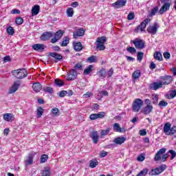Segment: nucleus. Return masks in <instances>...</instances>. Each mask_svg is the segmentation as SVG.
I'll return each mask as SVG.
<instances>
[{
    "instance_id": "obj_1",
    "label": "nucleus",
    "mask_w": 176,
    "mask_h": 176,
    "mask_svg": "<svg viewBox=\"0 0 176 176\" xmlns=\"http://www.w3.org/2000/svg\"><path fill=\"white\" fill-rule=\"evenodd\" d=\"M160 80L162 81L154 82L150 84L151 90H158L163 87V85H170L173 80V77L170 76H164L160 77Z\"/></svg>"
},
{
    "instance_id": "obj_2",
    "label": "nucleus",
    "mask_w": 176,
    "mask_h": 176,
    "mask_svg": "<svg viewBox=\"0 0 176 176\" xmlns=\"http://www.w3.org/2000/svg\"><path fill=\"white\" fill-rule=\"evenodd\" d=\"M11 74H12L13 76L16 78V79H24V78L28 76V72H27V69H25L13 70L11 72Z\"/></svg>"
},
{
    "instance_id": "obj_3",
    "label": "nucleus",
    "mask_w": 176,
    "mask_h": 176,
    "mask_svg": "<svg viewBox=\"0 0 176 176\" xmlns=\"http://www.w3.org/2000/svg\"><path fill=\"white\" fill-rule=\"evenodd\" d=\"M164 133L166 135H174L176 138V126L171 127V124L166 122L164 126Z\"/></svg>"
},
{
    "instance_id": "obj_4",
    "label": "nucleus",
    "mask_w": 176,
    "mask_h": 176,
    "mask_svg": "<svg viewBox=\"0 0 176 176\" xmlns=\"http://www.w3.org/2000/svg\"><path fill=\"white\" fill-rule=\"evenodd\" d=\"M144 105V101L140 98H137L134 100L132 104V111L133 112H140V109L142 108Z\"/></svg>"
},
{
    "instance_id": "obj_5",
    "label": "nucleus",
    "mask_w": 176,
    "mask_h": 176,
    "mask_svg": "<svg viewBox=\"0 0 176 176\" xmlns=\"http://www.w3.org/2000/svg\"><path fill=\"white\" fill-rule=\"evenodd\" d=\"M166 168H167V166H166V164H162L158 168L152 169L148 174L149 175H159V174H162V173H163Z\"/></svg>"
},
{
    "instance_id": "obj_6",
    "label": "nucleus",
    "mask_w": 176,
    "mask_h": 176,
    "mask_svg": "<svg viewBox=\"0 0 176 176\" xmlns=\"http://www.w3.org/2000/svg\"><path fill=\"white\" fill-rule=\"evenodd\" d=\"M160 28V25H159V23H154L153 25H149L146 31L148 32V34H151V35H156L157 34V30Z\"/></svg>"
},
{
    "instance_id": "obj_7",
    "label": "nucleus",
    "mask_w": 176,
    "mask_h": 176,
    "mask_svg": "<svg viewBox=\"0 0 176 176\" xmlns=\"http://www.w3.org/2000/svg\"><path fill=\"white\" fill-rule=\"evenodd\" d=\"M151 23V19H144L140 25H139L135 29V32H138V31H141L142 32L143 31H145V28H146V25Z\"/></svg>"
},
{
    "instance_id": "obj_8",
    "label": "nucleus",
    "mask_w": 176,
    "mask_h": 176,
    "mask_svg": "<svg viewBox=\"0 0 176 176\" xmlns=\"http://www.w3.org/2000/svg\"><path fill=\"white\" fill-rule=\"evenodd\" d=\"M65 32L63 30H58L54 34V37L51 38V43H56L58 41H60V38H63V35H64Z\"/></svg>"
},
{
    "instance_id": "obj_9",
    "label": "nucleus",
    "mask_w": 176,
    "mask_h": 176,
    "mask_svg": "<svg viewBox=\"0 0 176 176\" xmlns=\"http://www.w3.org/2000/svg\"><path fill=\"white\" fill-rule=\"evenodd\" d=\"M53 36H54V34L52 32H45L40 36V39L41 41L46 42V41H49V39H50V38H53Z\"/></svg>"
},
{
    "instance_id": "obj_10",
    "label": "nucleus",
    "mask_w": 176,
    "mask_h": 176,
    "mask_svg": "<svg viewBox=\"0 0 176 176\" xmlns=\"http://www.w3.org/2000/svg\"><path fill=\"white\" fill-rule=\"evenodd\" d=\"M133 43L136 49H144V47H145V43L140 38H135V41H133Z\"/></svg>"
},
{
    "instance_id": "obj_11",
    "label": "nucleus",
    "mask_w": 176,
    "mask_h": 176,
    "mask_svg": "<svg viewBox=\"0 0 176 176\" xmlns=\"http://www.w3.org/2000/svg\"><path fill=\"white\" fill-rule=\"evenodd\" d=\"M20 81L14 82L12 86L9 89L8 94H13V93H16L17 90H19V87H20Z\"/></svg>"
},
{
    "instance_id": "obj_12",
    "label": "nucleus",
    "mask_w": 176,
    "mask_h": 176,
    "mask_svg": "<svg viewBox=\"0 0 176 176\" xmlns=\"http://www.w3.org/2000/svg\"><path fill=\"white\" fill-rule=\"evenodd\" d=\"M166 149L164 148H160L155 155L154 160L155 162H159V160H162V157L164 153H166Z\"/></svg>"
},
{
    "instance_id": "obj_13",
    "label": "nucleus",
    "mask_w": 176,
    "mask_h": 176,
    "mask_svg": "<svg viewBox=\"0 0 176 176\" xmlns=\"http://www.w3.org/2000/svg\"><path fill=\"white\" fill-rule=\"evenodd\" d=\"M49 56L52 57L54 60V63H58L60 60H63V55L57 52H50Z\"/></svg>"
},
{
    "instance_id": "obj_14",
    "label": "nucleus",
    "mask_w": 176,
    "mask_h": 176,
    "mask_svg": "<svg viewBox=\"0 0 176 176\" xmlns=\"http://www.w3.org/2000/svg\"><path fill=\"white\" fill-rule=\"evenodd\" d=\"M89 137L93 140L94 144H98V140L100 136H98V132L94 131L89 133Z\"/></svg>"
},
{
    "instance_id": "obj_15",
    "label": "nucleus",
    "mask_w": 176,
    "mask_h": 176,
    "mask_svg": "<svg viewBox=\"0 0 176 176\" xmlns=\"http://www.w3.org/2000/svg\"><path fill=\"white\" fill-rule=\"evenodd\" d=\"M85 30L83 28H80V29L76 30L73 33V36H74V39H78V38H79V36H83V35H85Z\"/></svg>"
},
{
    "instance_id": "obj_16",
    "label": "nucleus",
    "mask_w": 176,
    "mask_h": 176,
    "mask_svg": "<svg viewBox=\"0 0 176 176\" xmlns=\"http://www.w3.org/2000/svg\"><path fill=\"white\" fill-rule=\"evenodd\" d=\"M126 0H118L114 3H113V8L116 9H120V8H123L126 3Z\"/></svg>"
},
{
    "instance_id": "obj_17",
    "label": "nucleus",
    "mask_w": 176,
    "mask_h": 176,
    "mask_svg": "<svg viewBox=\"0 0 176 176\" xmlns=\"http://www.w3.org/2000/svg\"><path fill=\"white\" fill-rule=\"evenodd\" d=\"M32 49H33V50H35L36 52H40L41 53H42V52L45 50V45L39 43L34 44L32 46Z\"/></svg>"
},
{
    "instance_id": "obj_18",
    "label": "nucleus",
    "mask_w": 176,
    "mask_h": 176,
    "mask_svg": "<svg viewBox=\"0 0 176 176\" xmlns=\"http://www.w3.org/2000/svg\"><path fill=\"white\" fill-rule=\"evenodd\" d=\"M76 76H78V72L75 69H72L69 72V75L67 76V80H75L76 79Z\"/></svg>"
},
{
    "instance_id": "obj_19",
    "label": "nucleus",
    "mask_w": 176,
    "mask_h": 176,
    "mask_svg": "<svg viewBox=\"0 0 176 176\" xmlns=\"http://www.w3.org/2000/svg\"><path fill=\"white\" fill-rule=\"evenodd\" d=\"M152 111H153V106L146 105L142 108L141 112L144 115H149V113H151V112H152Z\"/></svg>"
},
{
    "instance_id": "obj_20",
    "label": "nucleus",
    "mask_w": 176,
    "mask_h": 176,
    "mask_svg": "<svg viewBox=\"0 0 176 176\" xmlns=\"http://www.w3.org/2000/svg\"><path fill=\"white\" fill-rule=\"evenodd\" d=\"M35 154L30 153L28 156L26 157V160L25 161V166H31L32 163H34V156Z\"/></svg>"
},
{
    "instance_id": "obj_21",
    "label": "nucleus",
    "mask_w": 176,
    "mask_h": 176,
    "mask_svg": "<svg viewBox=\"0 0 176 176\" xmlns=\"http://www.w3.org/2000/svg\"><path fill=\"white\" fill-rule=\"evenodd\" d=\"M126 142V138L125 137H118L113 139V142L115 143L116 145H122V144H124Z\"/></svg>"
},
{
    "instance_id": "obj_22",
    "label": "nucleus",
    "mask_w": 176,
    "mask_h": 176,
    "mask_svg": "<svg viewBox=\"0 0 176 176\" xmlns=\"http://www.w3.org/2000/svg\"><path fill=\"white\" fill-rule=\"evenodd\" d=\"M170 4L168 2L165 3L160 9L159 13L160 14H163V13L167 12V10H169Z\"/></svg>"
},
{
    "instance_id": "obj_23",
    "label": "nucleus",
    "mask_w": 176,
    "mask_h": 176,
    "mask_svg": "<svg viewBox=\"0 0 176 176\" xmlns=\"http://www.w3.org/2000/svg\"><path fill=\"white\" fill-rule=\"evenodd\" d=\"M3 118L6 122H13L14 120V116L9 113H4Z\"/></svg>"
},
{
    "instance_id": "obj_24",
    "label": "nucleus",
    "mask_w": 176,
    "mask_h": 176,
    "mask_svg": "<svg viewBox=\"0 0 176 176\" xmlns=\"http://www.w3.org/2000/svg\"><path fill=\"white\" fill-rule=\"evenodd\" d=\"M113 130L116 133H125L126 129L124 128H121L119 123H115L113 125Z\"/></svg>"
},
{
    "instance_id": "obj_25",
    "label": "nucleus",
    "mask_w": 176,
    "mask_h": 176,
    "mask_svg": "<svg viewBox=\"0 0 176 176\" xmlns=\"http://www.w3.org/2000/svg\"><path fill=\"white\" fill-rule=\"evenodd\" d=\"M32 89L36 93H39L42 90V85L39 82H34L32 85Z\"/></svg>"
},
{
    "instance_id": "obj_26",
    "label": "nucleus",
    "mask_w": 176,
    "mask_h": 176,
    "mask_svg": "<svg viewBox=\"0 0 176 176\" xmlns=\"http://www.w3.org/2000/svg\"><path fill=\"white\" fill-rule=\"evenodd\" d=\"M39 10H41V6L39 5H35L32 9V14L33 16H36L39 14Z\"/></svg>"
},
{
    "instance_id": "obj_27",
    "label": "nucleus",
    "mask_w": 176,
    "mask_h": 176,
    "mask_svg": "<svg viewBox=\"0 0 176 176\" xmlns=\"http://www.w3.org/2000/svg\"><path fill=\"white\" fill-rule=\"evenodd\" d=\"M68 43H69V37L68 36H65L63 38V41L62 43H60V46L62 47H65V46H67L68 45Z\"/></svg>"
},
{
    "instance_id": "obj_28",
    "label": "nucleus",
    "mask_w": 176,
    "mask_h": 176,
    "mask_svg": "<svg viewBox=\"0 0 176 176\" xmlns=\"http://www.w3.org/2000/svg\"><path fill=\"white\" fill-rule=\"evenodd\" d=\"M74 49L76 52H80L83 49V46H82V43H76L74 45Z\"/></svg>"
},
{
    "instance_id": "obj_29",
    "label": "nucleus",
    "mask_w": 176,
    "mask_h": 176,
    "mask_svg": "<svg viewBox=\"0 0 176 176\" xmlns=\"http://www.w3.org/2000/svg\"><path fill=\"white\" fill-rule=\"evenodd\" d=\"M89 167H91V168H96V167L98 166V161L96 159L89 161Z\"/></svg>"
},
{
    "instance_id": "obj_30",
    "label": "nucleus",
    "mask_w": 176,
    "mask_h": 176,
    "mask_svg": "<svg viewBox=\"0 0 176 176\" xmlns=\"http://www.w3.org/2000/svg\"><path fill=\"white\" fill-rule=\"evenodd\" d=\"M132 76L135 80H137V79H140V76H141V71L140 70H135Z\"/></svg>"
},
{
    "instance_id": "obj_31",
    "label": "nucleus",
    "mask_w": 176,
    "mask_h": 176,
    "mask_svg": "<svg viewBox=\"0 0 176 176\" xmlns=\"http://www.w3.org/2000/svg\"><path fill=\"white\" fill-rule=\"evenodd\" d=\"M106 42H107V37L101 36L97 38L96 43H100L102 45H104V43H105Z\"/></svg>"
},
{
    "instance_id": "obj_32",
    "label": "nucleus",
    "mask_w": 176,
    "mask_h": 176,
    "mask_svg": "<svg viewBox=\"0 0 176 176\" xmlns=\"http://www.w3.org/2000/svg\"><path fill=\"white\" fill-rule=\"evenodd\" d=\"M94 66L92 65H89L85 70L84 75H89L91 71H93Z\"/></svg>"
},
{
    "instance_id": "obj_33",
    "label": "nucleus",
    "mask_w": 176,
    "mask_h": 176,
    "mask_svg": "<svg viewBox=\"0 0 176 176\" xmlns=\"http://www.w3.org/2000/svg\"><path fill=\"white\" fill-rule=\"evenodd\" d=\"M96 61H97V57L94 55L88 57L87 59V63H89V64L96 63Z\"/></svg>"
},
{
    "instance_id": "obj_34",
    "label": "nucleus",
    "mask_w": 176,
    "mask_h": 176,
    "mask_svg": "<svg viewBox=\"0 0 176 176\" xmlns=\"http://www.w3.org/2000/svg\"><path fill=\"white\" fill-rule=\"evenodd\" d=\"M154 58L158 61H163V56L160 52H155L154 54Z\"/></svg>"
},
{
    "instance_id": "obj_35",
    "label": "nucleus",
    "mask_w": 176,
    "mask_h": 176,
    "mask_svg": "<svg viewBox=\"0 0 176 176\" xmlns=\"http://www.w3.org/2000/svg\"><path fill=\"white\" fill-rule=\"evenodd\" d=\"M43 91L45 93H48L49 94H53V88L51 87H44L43 88Z\"/></svg>"
},
{
    "instance_id": "obj_36",
    "label": "nucleus",
    "mask_w": 176,
    "mask_h": 176,
    "mask_svg": "<svg viewBox=\"0 0 176 176\" xmlns=\"http://www.w3.org/2000/svg\"><path fill=\"white\" fill-rule=\"evenodd\" d=\"M149 170L148 168H144L136 176H145L148 174Z\"/></svg>"
},
{
    "instance_id": "obj_37",
    "label": "nucleus",
    "mask_w": 176,
    "mask_h": 176,
    "mask_svg": "<svg viewBox=\"0 0 176 176\" xmlns=\"http://www.w3.org/2000/svg\"><path fill=\"white\" fill-rule=\"evenodd\" d=\"M54 83L58 87H61V86H64V85H65L64 81H63L61 80H58V79H55Z\"/></svg>"
},
{
    "instance_id": "obj_38",
    "label": "nucleus",
    "mask_w": 176,
    "mask_h": 176,
    "mask_svg": "<svg viewBox=\"0 0 176 176\" xmlns=\"http://www.w3.org/2000/svg\"><path fill=\"white\" fill-rule=\"evenodd\" d=\"M66 13L67 14V17H72V16H74V8H67Z\"/></svg>"
},
{
    "instance_id": "obj_39",
    "label": "nucleus",
    "mask_w": 176,
    "mask_h": 176,
    "mask_svg": "<svg viewBox=\"0 0 176 176\" xmlns=\"http://www.w3.org/2000/svg\"><path fill=\"white\" fill-rule=\"evenodd\" d=\"M43 115V108L42 107H38L37 108V118H41Z\"/></svg>"
},
{
    "instance_id": "obj_40",
    "label": "nucleus",
    "mask_w": 176,
    "mask_h": 176,
    "mask_svg": "<svg viewBox=\"0 0 176 176\" xmlns=\"http://www.w3.org/2000/svg\"><path fill=\"white\" fill-rule=\"evenodd\" d=\"M97 50H105V45L104 44H100L96 43Z\"/></svg>"
},
{
    "instance_id": "obj_41",
    "label": "nucleus",
    "mask_w": 176,
    "mask_h": 176,
    "mask_svg": "<svg viewBox=\"0 0 176 176\" xmlns=\"http://www.w3.org/2000/svg\"><path fill=\"white\" fill-rule=\"evenodd\" d=\"M105 74H106L105 69H100L98 72L99 78L104 79V78H105Z\"/></svg>"
},
{
    "instance_id": "obj_42",
    "label": "nucleus",
    "mask_w": 176,
    "mask_h": 176,
    "mask_svg": "<svg viewBox=\"0 0 176 176\" xmlns=\"http://www.w3.org/2000/svg\"><path fill=\"white\" fill-rule=\"evenodd\" d=\"M15 23L18 25H21V24H23V23H24V19H23V18H21V17L16 18Z\"/></svg>"
},
{
    "instance_id": "obj_43",
    "label": "nucleus",
    "mask_w": 176,
    "mask_h": 176,
    "mask_svg": "<svg viewBox=\"0 0 176 176\" xmlns=\"http://www.w3.org/2000/svg\"><path fill=\"white\" fill-rule=\"evenodd\" d=\"M157 12H159V8L155 7L153 9L151 10L150 16L152 17V16H155V14H156Z\"/></svg>"
},
{
    "instance_id": "obj_44",
    "label": "nucleus",
    "mask_w": 176,
    "mask_h": 176,
    "mask_svg": "<svg viewBox=\"0 0 176 176\" xmlns=\"http://www.w3.org/2000/svg\"><path fill=\"white\" fill-rule=\"evenodd\" d=\"M48 157H49L46 154L42 155L41 157L40 163H45V162L47 160Z\"/></svg>"
},
{
    "instance_id": "obj_45",
    "label": "nucleus",
    "mask_w": 176,
    "mask_h": 176,
    "mask_svg": "<svg viewBox=\"0 0 176 176\" xmlns=\"http://www.w3.org/2000/svg\"><path fill=\"white\" fill-rule=\"evenodd\" d=\"M41 176H50V169H44L41 173Z\"/></svg>"
},
{
    "instance_id": "obj_46",
    "label": "nucleus",
    "mask_w": 176,
    "mask_h": 176,
    "mask_svg": "<svg viewBox=\"0 0 176 176\" xmlns=\"http://www.w3.org/2000/svg\"><path fill=\"white\" fill-rule=\"evenodd\" d=\"M7 32L8 35H13L14 34V29H13V27L10 26L7 28Z\"/></svg>"
},
{
    "instance_id": "obj_47",
    "label": "nucleus",
    "mask_w": 176,
    "mask_h": 176,
    "mask_svg": "<svg viewBox=\"0 0 176 176\" xmlns=\"http://www.w3.org/2000/svg\"><path fill=\"white\" fill-rule=\"evenodd\" d=\"M127 52H129V53H131V54H134V53L137 52V50H135V48L133 47H129L128 48H126Z\"/></svg>"
},
{
    "instance_id": "obj_48",
    "label": "nucleus",
    "mask_w": 176,
    "mask_h": 176,
    "mask_svg": "<svg viewBox=\"0 0 176 176\" xmlns=\"http://www.w3.org/2000/svg\"><path fill=\"white\" fill-rule=\"evenodd\" d=\"M176 96V90L172 91L169 94H168V100L171 98H174V97Z\"/></svg>"
},
{
    "instance_id": "obj_49",
    "label": "nucleus",
    "mask_w": 176,
    "mask_h": 176,
    "mask_svg": "<svg viewBox=\"0 0 176 176\" xmlns=\"http://www.w3.org/2000/svg\"><path fill=\"white\" fill-rule=\"evenodd\" d=\"M170 153L171 155L170 156V160H173V159H175V157H176V153L175 151L173 150H169L168 151V154Z\"/></svg>"
},
{
    "instance_id": "obj_50",
    "label": "nucleus",
    "mask_w": 176,
    "mask_h": 176,
    "mask_svg": "<svg viewBox=\"0 0 176 176\" xmlns=\"http://www.w3.org/2000/svg\"><path fill=\"white\" fill-rule=\"evenodd\" d=\"M138 61H142V58H144V53L141 52H138L137 54Z\"/></svg>"
},
{
    "instance_id": "obj_51",
    "label": "nucleus",
    "mask_w": 176,
    "mask_h": 176,
    "mask_svg": "<svg viewBox=\"0 0 176 176\" xmlns=\"http://www.w3.org/2000/svg\"><path fill=\"white\" fill-rule=\"evenodd\" d=\"M153 104H157L159 101V96L157 95H153L152 96Z\"/></svg>"
},
{
    "instance_id": "obj_52",
    "label": "nucleus",
    "mask_w": 176,
    "mask_h": 176,
    "mask_svg": "<svg viewBox=\"0 0 176 176\" xmlns=\"http://www.w3.org/2000/svg\"><path fill=\"white\" fill-rule=\"evenodd\" d=\"M98 119H102V118H105V112L102 111L98 113H96Z\"/></svg>"
},
{
    "instance_id": "obj_53",
    "label": "nucleus",
    "mask_w": 176,
    "mask_h": 176,
    "mask_svg": "<svg viewBox=\"0 0 176 176\" xmlns=\"http://www.w3.org/2000/svg\"><path fill=\"white\" fill-rule=\"evenodd\" d=\"M134 17H135L134 12H130L127 16L129 20H134Z\"/></svg>"
},
{
    "instance_id": "obj_54",
    "label": "nucleus",
    "mask_w": 176,
    "mask_h": 176,
    "mask_svg": "<svg viewBox=\"0 0 176 176\" xmlns=\"http://www.w3.org/2000/svg\"><path fill=\"white\" fill-rule=\"evenodd\" d=\"M110 129L108 128L106 130H102L101 131V135H107V134H109Z\"/></svg>"
},
{
    "instance_id": "obj_55",
    "label": "nucleus",
    "mask_w": 176,
    "mask_h": 176,
    "mask_svg": "<svg viewBox=\"0 0 176 176\" xmlns=\"http://www.w3.org/2000/svg\"><path fill=\"white\" fill-rule=\"evenodd\" d=\"M167 105H168V103L164 100H161L159 102V106L160 107H167Z\"/></svg>"
},
{
    "instance_id": "obj_56",
    "label": "nucleus",
    "mask_w": 176,
    "mask_h": 176,
    "mask_svg": "<svg viewBox=\"0 0 176 176\" xmlns=\"http://www.w3.org/2000/svg\"><path fill=\"white\" fill-rule=\"evenodd\" d=\"M138 162H144L145 160V156L141 154L137 158Z\"/></svg>"
},
{
    "instance_id": "obj_57",
    "label": "nucleus",
    "mask_w": 176,
    "mask_h": 176,
    "mask_svg": "<svg viewBox=\"0 0 176 176\" xmlns=\"http://www.w3.org/2000/svg\"><path fill=\"white\" fill-rule=\"evenodd\" d=\"M168 156H170V155H168V153L164 154L161 158L162 162H166L168 158Z\"/></svg>"
},
{
    "instance_id": "obj_58",
    "label": "nucleus",
    "mask_w": 176,
    "mask_h": 176,
    "mask_svg": "<svg viewBox=\"0 0 176 176\" xmlns=\"http://www.w3.org/2000/svg\"><path fill=\"white\" fill-rule=\"evenodd\" d=\"M58 95L61 98L65 97L67 96V91H61L59 93H58Z\"/></svg>"
},
{
    "instance_id": "obj_59",
    "label": "nucleus",
    "mask_w": 176,
    "mask_h": 176,
    "mask_svg": "<svg viewBox=\"0 0 176 176\" xmlns=\"http://www.w3.org/2000/svg\"><path fill=\"white\" fill-rule=\"evenodd\" d=\"M82 67H83V66L82 65V63H76L74 65L75 69H82Z\"/></svg>"
},
{
    "instance_id": "obj_60",
    "label": "nucleus",
    "mask_w": 176,
    "mask_h": 176,
    "mask_svg": "<svg viewBox=\"0 0 176 176\" xmlns=\"http://www.w3.org/2000/svg\"><path fill=\"white\" fill-rule=\"evenodd\" d=\"M89 119H91V120H96V119H98L97 113L91 114L89 116Z\"/></svg>"
},
{
    "instance_id": "obj_61",
    "label": "nucleus",
    "mask_w": 176,
    "mask_h": 176,
    "mask_svg": "<svg viewBox=\"0 0 176 176\" xmlns=\"http://www.w3.org/2000/svg\"><path fill=\"white\" fill-rule=\"evenodd\" d=\"M107 155H108V153L107 151H100V157H105V156H107Z\"/></svg>"
},
{
    "instance_id": "obj_62",
    "label": "nucleus",
    "mask_w": 176,
    "mask_h": 176,
    "mask_svg": "<svg viewBox=\"0 0 176 176\" xmlns=\"http://www.w3.org/2000/svg\"><path fill=\"white\" fill-rule=\"evenodd\" d=\"M139 134H140V135H142V136L146 135V130H145V129L140 130L139 131Z\"/></svg>"
},
{
    "instance_id": "obj_63",
    "label": "nucleus",
    "mask_w": 176,
    "mask_h": 176,
    "mask_svg": "<svg viewBox=\"0 0 176 176\" xmlns=\"http://www.w3.org/2000/svg\"><path fill=\"white\" fill-rule=\"evenodd\" d=\"M108 78H111L113 75V69L111 68L109 72H107Z\"/></svg>"
},
{
    "instance_id": "obj_64",
    "label": "nucleus",
    "mask_w": 176,
    "mask_h": 176,
    "mask_svg": "<svg viewBox=\"0 0 176 176\" xmlns=\"http://www.w3.org/2000/svg\"><path fill=\"white\" fill-rule=\"evenodd\" d=\"M59 111L60 110H58V109L56 108V107L52 109V112L53 115H54V116L57 115V113H58Z\"/></svg>"
}]
</instances>
